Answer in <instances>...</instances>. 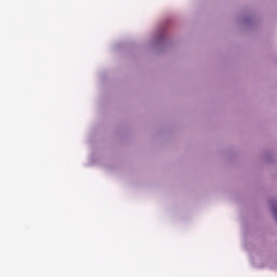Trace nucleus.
<instances>
[{
  "label": "nucleus",
  "instance_id": "1",
  "mask_svg": "<svg viewBox=\"0 0 277 277\" xmlns=\"http://www.w3.org/2000/svg\"><path fill=\"white\" fill-rule=\"evenodd\" d=\"M274 213H275V219L277 220V211H274Z\"/></svg>",
  "mask_w": 277,
  "mask_h": 277
}]
</instances>
